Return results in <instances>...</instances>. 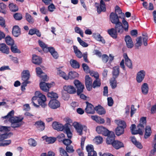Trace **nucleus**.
<instances>
[{
    "instance_id": "nucleus-1",
    "label": "nucleus",
    "mask_w": 156,
    "mask_h": 156,
    "mask_svg": "<svg viewBox=\"0 0 156 156\" xmlns=\"http://www.w3.org/2000/svg\"><path fill=\"white\" fill-rule=\"evenodd\" d=\"M46 100L45 96L39 91H37L35 93V96L32 99V103L35 107L38 108L39 105L43 108L46 106L45 102Z\"/></svg>"
},
{
    "instance_id": "nucleus-2",
    "label": "nucleus",
    "mask_w": 156,
    "mask_h": 156,
    "mask_svg": "<svg viewBox=\"0 0 156 156\" xmlns=\"http://www.w3.org/2000/svg\"><path fill=\"white\" fill-rule=\"evenodd\" d=\"M14 113V111L12 110L6 115L2 117V118L4 119H9V121L11 123V126L15 128L18 127L21 125L20 122L22 121L23 118L13 117Z\"/></svg>"
},
{
    "instance_id": "nucleus-3",
    "label": "nucleus",
    "mask_w": 156,
    "mask_h": 156,
    "mask_svg": "<svg viewBox=\"0 0 156 156\" xmlns=\"http://www.w3.org/2000/svg\"><path fill=\"white\" fill-rule=\"evenodd\" d=\"M115 122L118 126L115 129V134L117 136H120L124 133V129L126 127V124L124 121L115 120Z\"/></svg>"
},
{
    "instance_id": "nucleus-4",
    "label": "nucleus",
    "mask_w": 156,
    "mask_h": 156,
    "mask_svg": "<svg viewBox=\"0 0 156 156\" xmlns=\"http://www.w3.org/2000/svg\"><path fill=\"white\" fill-rule=\"evenodd\" d=\"M74 83L77 88V93L78 95H80V98L85 99L86 98V96L83 94H81L83 92L84 88V85H82L78 80H75L74 81Z\"/></svg>"
},
{
    "instance_id": "nucleus-5",
    "label": "nucleus",
    "mask_w": 156,
    "mask_h": 156,
    "mask_svg": "<svg viewBox=\"0 0 156 156\" xmlns=\"http://www.w3.org/2000/svg\"><path fill=\"white\" fill-rule=\"evenodd\" d=\"M143 37H137L136 39V43L135 44V47L137 48L140 46L142 44V40H143V43L145 46H147V41L148 37L147 34L143 35Z\"/></svg>"
},
{
    "instance_id": "nucleus-6",
    "label": "nucleus",
    "mask_w": 156,
    "mask_h": 156,
    "mask_svg": "<svg viewBox=\"0 0 156 156\" xmlns=\"http://www.w3.org/2000/svg\"><path fill=\"white\" fill-rule=\"evenodd\" d=\"M110 20L112 23L115 24L121 22L119 21L118 16L117 14L115 12H112L110 13Z\"/></svg>"
},
{
    "instance_id": "nucleus-7",
    "label": "nucleus",
    "mask_w": 156,
    "mask_h": 156,
    "mask_svg": "<svg viewBox=\"0 0 156 156\" xmlns=\"http://www.w3.org/2000/svg\"><path fill=\"white\" fill-rule=\"evenodd\" d=\"M86 149L87 152V156H97V152L94 150L92 145H88L86 146Z\"/></svg>"
},
{
    "instance_id": "nucleus-8",
    "label": "nucleus",
    "mask_w": 156,
    "mask_h": 156,
    "mask_svg": "<svg viewBox=\"0 0 156 156\" xmlns=\"http://www.w3.org/2000/svg\"><path fill=\"white\" fill-rule=\"evenodd\" d=\"M96 131L99 134H101L105 136L108 135L109 131L102 126H98L96 128Z\"/></svg>"
},
{
    "instance_id": "nucleus-9",
    "label": "nucleus",
    "mask_w": 156,
    "mask_h": 156,
    "mask_svg": "<svg viewBox=\"0 0 156 156\" xmlns=\"http://www.w3.org/2000/svg\"><path fill=\"white\" fill-rule=\"evenodd\" d=\"M86 107L85 108V111L87 113L93 114L95 112V107L88 101L86 102Z\"/></svg>"
},
{
    "instance_id": "nucleus-10",
    "label": "nucleus",
    "mask_w": 156,
    "mask_h": 156,
    "mask_svg": "<svg viewBox=\"0 0 156 156\" xmlns=\"http://www.w3.org/2000/svg\"><path fill=\"white\" fill-rule=\"evenodd\" d=\"M96 4V7L97 9L98 12L100 14L102 12H105L106 10L105 5L103 0H101L100 2V5L98 4Z\"/></svg>"
},
{
    "instance_id": "nucleus-11",
    "label": "nucleus",
    "mask_w": 156,
    "mask_h": 156,
    "mask_svg": "<svg viewBox=\"0 0 156 156\" xmlns=\"http://www.w3.org/2000/svg\"><path fill=\"white\" fill-rule=\"evenodd\" d=\"M51 84L46 83L44 82H41L40 83L41 89L45 92H48L49 91V88L51 87Z\"/></svg>"
},
{
    "instance_id": "nucleus-12",
    "label": "nucleus",
    "mask_w": 156,
    "mask_h": 156,
    "mask_svg": "<svg viewBox=\"0 0 156 156\" xmlns=\"http://www.w3.org/2000/svg\"><path fill=\"white\" fill-rule=\"evenodd\" d=\"M48 105L52 109H55L60 107V103L58 100L53 99L50 101Z\"/></svg>"
},
{
    "instance_id": "nucleus-13",
    "label": "nucleus",
    "mask_w": 156,
    "mask_h": 156,
    "mask_svg": "<svg viewBox=\"0 0 156 156\" xmlns=\"http://www.w3.org/2000/svg\"><path fill=\"white\" fill-rule=\"evenodd\" d=\"M107 138L106 142L108 144H112L115 141V135L114 133L113 132H109L108 135L107 136Z\"/></svg>"
},
{
    "instance_id": "nucleus-14",
    "label": "nucleus",
    "mask_w": 156,
    "mask_h": 156,
    "mask_svg": "<svg viewBox=\"0 0 156 156\" xmlns=\"http://www.w3.org/2000/svg\"><path fill=\"white\" fill-rule=\"evenodd\" d=\"M85 82L87 90L89 91L90 90L92 87V80L89 76L87 75L85 76Z\"/></svg>"
},
{
    "instance_id": "nucleus-15",
    "label": "nucleus",
    "mask_w": 156,
    "mask_h": 156,
    "mask_svg": "<svg viewBox=\"0 0 156 156\" xmlns=\"http://www.w3.org/2000/svg\"><path fill=\"white\" fill-rule=\"evenodd\" d=\"M85 139L86 137L83 136L82 137L81 139V146L82 149L79 148L76 150V151L79 156H84L83 150Z\"/></svg>"
},
{
    "instance_id": "nucleus-16",
    "label": "nucleus",
    "mask_w": 156,
    "mask_h": 156,
    "mask_svg": "<svg viewBox=\"0 0 156 156\" xmlns=\"http://www.w3.org/2000/svg\"><path fill=\"white\" fill-rule=\"evenodd\" d=\"M73 126L75 129L77 133L80 135L83 134L82 132V125L76 122H75L73 123Z\"/></svg>"
},
{
    "instance_id": "nucleus-17",
    "label": "nucleus",
    "mask_w": 156,
    "mask_h": 156,
    "mask_svg": "<svg viewBox=\"0 0 156 156\" xmlns=\"http://www.w3.org/2000/svg\"><path fill=\"white\" fill-rule=\"evenodd\" d=\"M145 75V72L144 70L138 72L137 74L136 80L138 83L141 82L144 79Z\"/></svg>"
},
{
    "instance_id": "nucleus-18",
    "label": "nucleus",
    "mask_w": 156,
    "mask_h": 156,
    "mask_svg": "<svg viewBox=\"0 0 156 156\" xmlns=\"http://www.w3.org/2000/svg\"><path fill=\"white\" fill-rule=\"evenodd\" d=\"M64 90L68 93L70 94H73L76 92L75 88L73 86L66 85L63 87Z\"/></svg>"
},
{
    "instance_id": "nucleus-19",
    "label": "nucleus",
    "mask_w": 156,
    "mask_h": 156,
    "mask_svg": "<svg viewBox=\"0 0 156 156\" xmlns=\"http://www.w3.org/2000/svg\"><path fill=\"white\" fill-rule=\"evenodd\" d=\"M125 40L126 43L127 47L128 48H131L133 46V44L132 40L129 35H127L125 36Z\"/></svg>"
},
{
    "instance_id": "nucleus-20",
    "label": "nucleus",
    "mask_w": 156,
    "mask_h": 156,
    "mask_svg": "<svg viewBox=\"0 0 156 156\" xmlns=\"http://www.w3.org/2000/svg\"><path fill=\"white\" fill-rule=\"evenodd\" d=\"M34 125L39 130L41 131L44 130L45 129V123L41 120H39L36 122Z\"/></svg>"
},
{
    "instance_id": "nucleus-21",
    "label": "nucleus",
    "mask_w": 156,
    "mask_h": 156,
    "mask_svg": "<svg viewBox=\"0 0 156 156\" xmlns=\"http://www.w3.org/2000/svg\"><path fill=\"white\" fill-rule=\"evenodd\" d=\"M52 126L54 129L58 131L63 130V125L59 122H53L52 124Z\"/></svg>"
},
{
    "instance_id": "nucleus-22",
    "label": "nucleus",
    "mask_w": 156,
    "mask_h": 156,
    "mask_svg": "<svg viewBox=\"0 0 156 156\" xmlns=\"http://www.w3.org/2000/svg\"><path fill=\"white\" fill-rule=\"evenodd\" d=\"M21 76L23 80H28L30 77L29 71L28 70H23Z\"/></svg>"
},
{
    "instance_id": "nucleus-23",
    "label": "nucleus",
    "mask_w": 156,
    "mask_h": 156,
    "mask_svg": "<svg viewBox=\"0 0 156 156\" xmlns=\"http://www.w3.org/2000/svg\"><path fill=\"white\" fill-rule=\"evenodd\" d=\"M0 51L3 53L8 54L9 53V48L5 44H0Z\"/></svg>"
},
{
    "instance_id": "nucleus-24",
    "label": "nucleus",
    "mask_w": 156,
    "mask_h": 156,
    "mask_svg": "<svg viewBox=\"0 0 156 156\" xmlns=\"http://www.w3.org/2000/svg\"><path fill=\"white\" fill-rule=\"evenodd\" d=\"M12 34L13 35L16 37H18L21 34L20 30L17 26H14L13 28Z\"/></svg>"
},
{
    "instance_id": "nucleus-25",
    "label": "nucleus",
    "mask_w": 156,
    "mask_h": 156,
    "mask_svg": "<svg viewBox=\"0 0 156 156\" xmlns=\"http://www.w3.org/2000/svg\"><path fill=\"white\" fill-rule=\"evenodd\" d=\"M32 61L34 64L38 65L42 62V59L40 57L35 55H33L32 56Z\"/></svg>"
},
{
    "instance_id": "nucleus-26",
    "label": "nucleus",
    "mask_w": 156,
    "mask_h": 156,
    "mask_svg": "<svg viewBox=\"0 0 156 156\" xmlns=\"http://www.w3.org/2000/svg\"><path fill=\"white\" fill-rule=\"evenodd\" d=\"M115 29L116 30L117 33L121 34L123 32L124 28L122 25L121 22L119 23L116 24H115Z\"/></svg>"
},
{
    "instance_id": "nucleus-27",
    "label": "nucleus",
    "mask_w": 156,
    "mask_h": 156,
    "mask_svg": "<svg viewBox=\"0 0 156 156\" xmlns=\"http://www.w3.org/2000/svg\"><path fill=\"white\" fill-rule=\"evenodd\" d=\"M49 51L53 57L55 59L58 58L59 55L57 52L56 51L55 49L52 47H49L48 49V51Z\"/></svg>"
},
{
    "instance_id": "nucleus-28",
    "label": "nucleus",
    "mask_w": 156,
    "mask_h": 156,
    "mask_svg": "<svg viewBox=\"0 0 156 156\" xmlns=\"http://www.w3.org/2000/svg\"><path fill=\"white\" fill-rule=\"evenodd\" d=\"M112 145L114 148L117 149L124 147L122 143L118 140H115L112 143Z\"/></svg>"
},
{
    "instance_id": "nucleus-29",
    "label": "nucleus",
    "mask_w": 156,
    "mask_h": 156,
    "mask_svg": "<svg viewBox=\"0 0 156 156\" xmlns=\"http://www.w3.org/2000/svg\"><path fill=\"white\" fill-rule=\"evenodd\" d=\"M95 110L100 115L105 114L106 112L104 108L100 105H98V106H96Z\"/></svg>"
},
{
    "instance_id": "nucleus-30",
    "label": "nucleus",
    "mask_w": 156,
    "mask_h": 156,
    "mask_svg": "<svg viewBox=\"0 0 156 156\" xmlns=\"http://www.w3.org/2000/svg\"><path fill=\"white\" fill-rule=\"evenodd\" d=\"M119 66H116L113 68L112 73L113 77L116 78L118 76L119 73Z\"/></svg>"
},
{
    "instance_id": "nucleus-31",
    "label": "nucleus",
    "mask_w": 156,
    "mask_h": 156,
    "mask_svg": "<svg viewBox=\"0 0 156 156\" xmlns=\"http://www.w3.org/2000/svg\"><path fill=\"white\" fill-rule=\"evenodd\" d=\"M108 32L112 38H116L117 37V33L115 28H112L108 30Z\"/></svg>"
},
{
    "instance_id": "nucleus-32",
    "label": "nucleus",
    "mask_w": 156,
    "mask_h": 156,
    "mask_svg": "<svg viewBox=\"0 0 156 156\" xmlns=\"http://www.w3.org/2000/svg\"><path fill=\"white\" fill-rule=\"evenodd\" d=\"M26 20L30 24H33L34 22V20L33 17L28 13H26L25 16Z\"/></svg>"
},
{
    "instance_id": "nucleus-33",
    "label": "nucleus",
    "mask_w": 156,
    "mask_h": 156,
    "mask_svg": "<svg viewBox=\"0 0 156 156\" xmlns=\"http://www.w3.org/2000/svg\"><path fill=\"white\" fill-rule=\"evenodd\" d=\"M144 126L141 125V124H139L137 126V129L135 130V134H139L142 135L143 134L142 130H143Z\"/></svg>"
},
{
    "instance_id": "nucleus-34",
    "label": "nucleus",
    "mask_w": 156,
    "mask_h": 156,
    "mask_svg": "<svg viewBox=\"0 0 156 156\" xmlns=\"http://www.w3.org/2000/svg\"><path fill=\"white\" fill-rule=\"evenodd\" d=\"M93 36L97 41H101L104 44L105 43V41L104 39L99 34H94Z\"/></svg>"
},
{
    "instance_id": "nucleus-35",
    "label": "nucleus",
    "mask_w": 156,
    "mask_h": 156,
    "mask_svg": "<svg viewBox=\"0 0 156 156\" xmlns=\"http://www.w3.org/2000/svg\"><path fill=\"white\" fill-rule=\"evenodd\" d=\"M142 92L144 94H147L148 90V84L146 83H144L142 86Z\"/></svg>"
},
{
    "instance_id": "nucleus-36",
    "label": "nucleus",
    "mask_w": 156,
    "mask_h": 156,
    "mask_svg": "<svg viewBox=\"0 0 156 156\" xmlns=\"http://www.w3.org/2000/svg\"><path fill=\"white\" fill-rule=\"evenodd\" d=\"M70 64L71 66L73 68L77 69L79 68L80 66V64L76 60L71 59L70 60Z\"/></svg>"
},
{
    "instance_id": "nucleus-37",
    "label": "nucleus",
    "mask_w": 156,
    "mask_h": 156,
    "mask_svg": "<svg viewBox=\"0 0 156 156\" xmlns=\"http://www.w3.org/2000/svg\"><path fill=\"white\" fill-rule=\"evenodd\" d=\"M73 48L74 52L77 57L79 58H81L83 56V55L82 52L76 46H73Z\"/></svg>"
},
{
    "instance_id": "nucleus-38",
    "label": "nucleus",
    "mask_w": 156,
    "mask_h": 156,
    "mask_svg": "<svg viewBox=\"0 0 156 156\" xmlns=\"http://www.w3.org/2000/svg\"><path fill=\"white\" fill-rule=\"evenodd\" d=\"M151 127L149 126H147L145 129V132L144 135V138L147 139L151 135Z\"/></svg>"
},
{
    "instance_id": "nucleus-39",
    "label": "nucleus",
    "mask_w": 156,
    "mask_h": 156,
    "mask_svg": "<svg viewBox=\"0 0 156 156\" xmlns=\"http://www.w3.org/2000/svg\"><path fill=\"white\" fill-rule=\"evenodd\" d=\"M38 43L40 46L42 48L44 51H48V49L49 47H48L47 44H46L44 42L40 40L38 41Z\"/></svg>"
},
{
    "instance_id": "nucleus-40",
    "label": "nucleus",
    "mask_w": 156,
    "mask_h": 156,
    "mask_svg": "<svg viewBox=\"0 0 156 156\" xmlns=\"http://www.w3.org/2000/svg\"><path fill=\"white\" fill-rule=\"evenodd\" d=\"M57 71L58 72H57V74L58 75H59L60 76L62 77L65 80H67L68 79V76L66 75V73L62 71L58 68H57Z\"/></svg>"
},
{
    "instance_id": "nucleus-41",
    "label": "nucleus",
    "mask_w": 156,
    "mask_h": 156,
    "mask_svg": "<svg viewBox=\"0 0 156 156\" xmlns=\"http://www.w3.org/2000/svg\"><path fill=\"white\" fill-rule=\"evenodd\" d=\"M5 40L6 44L8 45L11 46L13 45L14 41L10 36H7L5 38Z\"/></svg>"
},
{
    "instance_id": "nucleus-42",
    "label": "nucleus",
    "mask_w": 156,
    "mask_h": 156,
    "mask_svg": "<svg viewBox=\"0 0 156 156\" xmlns=\"http://www.w3.org/2000/svg\"><path fill=\"white\" fill-rule=\"evenodd\" d=\"M9 7L10 10L12 12H16L18 9V6L13 3H10L9 5Z\"/></svg>"
},
{
    "instance_id": "nucleus-43",
    "label": "nucleus",
    "mask_w": 156,
    "mask_h": 156,
    "mask_svg": "<svg viewBox=\"0 0 156 156\" xmlns=\"http://www.w3.org/2000/svg\"><path fill=\"white\" fill-rule=\"evenodd\" d=\"M6 5L3 3H0V12L4 14L6 13Z\"/></svg>"
},
{
    "instance_id": "nucleus-44",
    "label": "nucleus",
    "mask_w": 156,
    "mask_h": 156,
    "mask_svg": "<svg viewBox=\"0 0 156 156\" xmlns=\"http://www.w3.org/2000/svg\"><path fill=\"white\" fill-rule=\"evenodd\" d=\"M10 130V127L5 126H1L0 127V132L3 133L5 134Z\"/></svg>"
},
{
    "instance_id": "nucleus-45",
    "label": "nucleus",
    "mask_w": 156,
    "mask_h": 156,
    "mask_svg": "<svg viewBox=\"0 0 156 156\" xmlns=\"http://www.w3.org/2000/svg\"><path fill=\"white\" fill-rule=\"evenodd\" d=\"M78 74L76 72L71 71L69 72V75L68 76V79H72L77 77Z\"/></svg>"
},
{
    "instance_id": "nucleus-46",
    "label": "nucleus",
    "mask_w": 156,
    "mask_h": 156,
    "mask_svg": "<svg viewBox=\"0 0 156 156\" xmlns=\"http://www.w3.org/2000/svg\"><path fill=\"white\" fill-rule=\"evenodd\" d=\"M47 95L48 97L51 98L56 99L58 98V94L53 92H48V93Z\"/></svg>"
},
{
    "instance_id": "nucleus-47",
    "label": "nucleus",
    "mask_w": 156,
    "mask_h": 156,
    "mask_svg": "<svg viewBox=\"0 0 156 156\" xmlns=\"http://www.w3.org/2000/svg\"><path fill=\"white\" fill-rule=\"evenodd\" d=\"M60 154L61 156H69L67 151H65L62 147H60L59 148Z\"/></svg>"
},
{
    "instance_id": "nucleus-48",
    "label": "nucleus",
    "mask_w": 156,
    "mask_h": 156,
    "mask_svg": "<svg viewBox=\"0 0 156 156\" xmlns=\"http://www.w3.org/2000/svg\"><path fill=\"white\" fill-rule=\"evenodd\" d=\"M101 84L100 80V79H97L95 80L92 85V87L94 88L96 87H98L100 86Z\"/></svg>"
},
{
    "instance_id": "nucleus-49",
    "label": "nucleus",
    "mask_w": 156,
    "mask_h": 156,
    "mask_svg": "<svg viewBox=\"0 0 156 156\" xmlns=\"http://www.w3.org/2000/svg\"><path fill=\"white\" fill-rule=\"evenodd\" d=\"M11 50L14 53H20L21 51L20 50L18 49L16 45H12L11 46Z\"/></svg>"
},
{
    "instance_id": "nucleus-50",
    "label": "nucleus",
    "mask_w": 156,
    "mask_h": 156,
    "mask_svg": "<svg viewBox=\"0 0 156 156\" xmlns=\"http://www.w3.org/2000/svg\"><path fill=\"white\" fill-rule=\"evenodd\" d=\"M122 22L124 26L123 28L124 30L126 31H127L129 27V24L128 22L125 19H123L122 20Z\"/></svg>"
},
{
    "instance_id": "nucleus-51",
    "label": "nucleus",
    "mask_w": 156,
    "mask_h": 156,
    "mask_svg": "<svg viewBox=\"0 0 156 156\" xmlns=\"http://www.w3.org/2000/svg\"><path fill=\"white\" fill-rule=\"evenodd\" d=\"M74 30L76 33L79 34L81 37H83V32L80 28L76 27H75Z\"/></svg>"
},
{
    "instance_id": "nucleus-52",
    "label": "nucleus",
    "mask_w": 156,
    "mask_h": 156,
    "mask_svg": "<svg viewBox=\"0 0 156 156\" xmlns=\"http://www.w3.org/2000/svg\"><path fill=\"white\" fill-rule=\"evenodd\" d=\"M94 140L97 144H100L103 141L102 138L99 136H96Z\"/></svg>"
},
{
    "instance_id": "nucleus-53",
    "label": "nucleus",
    "mask_w": 156,
    "mask_h": 156,
    "mask_svg": "<svg viewBox=\"0 0 156 156\" xmlns=\"http://www.w3.org/2000/svg\"><path fill=\"white\" fill-rule=\"evenodd\" d=\"M77 40L80 44L82 46L86 47L88 46V44L82 40L80 37H77Z\"/></svg>"
},
{
    "instance_id": "nucleus-54",
    "label": "nucleus",
    "mask_w": 156,
    "mask_h": 156,
    "mask_svg": "<svg viewBox=\"0 0 156 156\" xmlns=\"http://www.w3.org/2000/svg\"><path fill=\"white\" fill-rule=\"evenodd\" d=\"M82 66L84 71L86 73H90L91 71H90L89 67L85 63H83L82 65Z\"/></svg>"
},
{
    "instance_id": "nucleus-55",
    "label": "nucleus",
    "mask_w": 156,
    "mask_h": 156,
    "mask_svg": "<svg viewBox=\"0 0 156 156\" xmlns=\"http://www.w3.org/2000/svg\"><path fill=\"white\" fill-rule=\"evenodd\" d=\"M67 151L69 153H73L74 151L73 147L72 145L67 146L66 147Z\"/></svg>"
},
{
    "instance_id": "nucleus-56",
    "label": "nucleus",
    "mask_w": 156,
    "mask_h": 156,
    "mask_svg": "<svg viewBox=\"0 0 156 156\" xmlns=\"http://www.w3.org/2000/svg\"><path fill=\"white\" fill-rule=\"evenodd\" d=\"M28 144L31 146L35 147L37 145L36 141L33 139H30L28 140Z\"/></svg>"
},
{
    "instance_id": "nucleus-57",
    "label": "nucleus",
    "mask_w": 156,
    "mask_h": 156,
    "mask_svg": "<svg viewBox=\"0 0 156 156\" xmlns=\"http://www.w3.org/2000/svg\"><path fill=\"white\" fill-rule=\"evenodd\" d=\"M36 71L37 75L39 76L44 74V73L42 72L41 69L40 67H37L36 69Z\"/></svg>"
},
{
    "instance_id": "nucleus-58",
    "label": "nucleus",
    "mask_w": 156,
    "mask_h": 156,
    "mask_svg": "<svg viewBox=\"0 0 156 156\" xmlns=\"http://www.w3.org/2000/svg\"><path fill=\"white\" fill-rule=\"evenodd\" d=\"M90 75L92 76H94L96 78V80L99 79V74L97 72L91 71L90 73Z\"/></svg>"
},
{
    "instance_id": "nucleus-59",
    "label": "nucleus",
    "mask_w": 156,
    "mask_h": 156,
    "mask_svg": "<svg viewBox=\"0 0 156 156\" xmlns=\"http://www.w3.org/2000/svg\"><path fill=\"white\" fill-rule=\"evenodd\" d=\"M14 18L16 20H20L22 18V15L20 13H16L14 15Z\"/></svg>"
},
{
    "instance_id": "nucleus-60",
    "label": "nucleus",
    "mask_w": 156,
    "mask_h": 156,
    "mask_svg": "<svg viewBox=\"0 0 156 156\" xmlns=\"http://www.w3.org/2000/svg\"><path fill=\"white\" fill-rule=\"evenodd\" d=\"M62 142L67 146H69L72 143V141L69 139H63Z\"/></svg>"
},
{
    "instance_id": "nucleus-61",
    "label": "nucleus",
    "mask_w": 156,
    "mask_h": 156,
    "mask_svg": "<svg viewBox=\"0 0 156 156\" xmlns=\"http://www.w3.org/2000/svg\"><path fill=\"white\" fill-rule=\"evenodd\" d=\"M46 141L48 144H52L55 141V138L52 137H48L46 139Z\"/></svg>"
},
{
    "instance_id": "nucleus-62",
    "label": "nucleus",
    "mask_w": 156,
    "mask_h": 156,
    "mask_svg": "<svg viewBox=\"0 0 156 156\" xmlns=\"http://www.w3.org/2000/svg\"><path fill=\"white\" fill-rule=\"evenodd\" d=\"M115 78L113 77L110 81L111 85L112 88H115L116 86Z\"/></svg>"
},
{
    "instance_id": "nucleus-63",
    "label": "nucleus",
    "mask_w": 156,
    "mask_h": 156,
    "mask_svg": "<svg viewBox=\"0 0 156 156\" xmlns=\"http://www.w3.org/2000/svg\"><path fill=\"white\" fill-rule=\"evenodd\" d=\"M125 64L126 66L129 68H131L132 67V64L131 60L129 59L125 61Z\"/></svg>"
},
{
    "instance_id": "nucleus-64",
    "label": "nucleus",
    "mask_w": 156,
    "mask_h": 156,
    "mask_svg": "<svg viewBox=\"0 0 156 156\" xmlns=\"http://www.w3.org/2000/svg\"><path fill=\"white\" fill-rule=\"evenodd\" d=\"M9 133H5L0 135V141L4 140L9 137Z\"/></svg>"
}]
</instances>
